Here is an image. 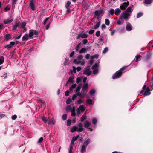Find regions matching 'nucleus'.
<instances>
[{
  "instance_id": "obj_1",
  "label": "nucleus",
  "mask_w": 153,
  "mask_h": 153,
  "mask_svg": "<svg viewBox=\"0 0 153 153\" xmlns=\"http://www.w3.org/2000/svg\"><path fill=\"white\" fill-rule=\"evenodd\" d=\"M67 111H70L71 113V115L75 116L76 115L75 110V107L73 105H67L66 108Z\"/></svg>"
},
{
  "instance_id": "obj_2",
  "label": "nucleus",
  "mask_w": 153,
  "mask_h": 153,
  "mask_svg": "<svg viewBox=\"0 0 153 153\" xmlns=\"http://www.w3.org/2000/svg\"><path fill=\"white\" fill-rule=\"evenodd\" d=\"M83 58L82 55H79L78 56L77 59H75L74 60V62L76 64H80L82 65H83L85 63V61L84 60L82 59Z\"/></svg>"
},
{
  "instance_id": "obj_3",
  "label": "nucleus",
  "mask_w": 153,
  "mask_h": 153,
  "mask_svg": "<svg viewBox=\"0 0 153 153\" xmlns=\"http://www.w3.org/2000/svg\"><path fill=\"white\" fill-rule=\"evenodd\" d=\"M126 68V67H123L120 70L117 71L113 76V79H115L120 77L122 75V71L125 69Z\"/></svg>"
},
{
  "instance_id": "obj_4",
  "label": "nucleus",
  "mask_w": 153,
  "mask_h": 153,
  "mask_svg": "<svg viewBox=\"0 0 153 153\" xmlns=\"http://www.w3.org/2000/svg\"><path fill=\"white\" fill-rule=\"evenodd\" d=\"M130 15L129 13L125 11L123 12L120 16V18L121 19H124L125 20H128L129 16Z\"/></svg>"
},
{
  "instance_id": "obj_5",
  "label": "nucleus",
  "mask_w": 153,
  "mask_h": 153,
  "mask_svg": "<svg viewBox=\"0 0 153 153\" xmlns=\"http://www.w3.org/2000/svg\"><path fill=\"white\" fill-rule=\"evenodd\" d=\"M95 14L98 16L97 17V19L98 20H100V19L99 17V16H102L104 13L103 12V10H97L95 11Z\"/></svg>"
},
{
  "instance_id": "obj_6",
  "label": "nucleus",
  "mask_w": 153,
  "mask_h": 153,
  "mask_svg": "<svg viewBox=\"0 0 153 153\" xmlns=\"http://www.w3.org/2000/svg\"><path fill=\"white\" fill-rule=\"evenodd\" d=\"M98 64L97 63H95L92 67L93 70V74H97L98 73Z\"/></svg>"
},
{
  "instance_id": "obj_7",
  "label": "nucleus",
  "mask_w": 153,
  "mask_h": 153,
  "mask_svg": "<svg viewBox=\"0 0 153 153\" xmlns=\"http://www.w3.org/2000/svg\"><path fill=\"white\" fill-rule=\"evenodd\" d=\"M88 88V85L87 83L83 85L82 89V93L85 94V96L87 93Z\"/></svg>"
},
{
  "instance_id": "obj_8",
  "label": "nucleus",
  "mask_w": 153,
  "mask_h": 153,
  "mask_svg": "<svg viewBox=\"0 0 153 153\" xmlns=\"http://www.w3.org/2000/svg\"><path fill=\"white\" fill-rule=\"evenodd\" d=\"M90 68V66L87 67L84 69L83 74H86L88 76L90 75L91 74Z\"/></svg>"
},
{
  "instance_id": "obj_9",
  "label": "nucleus",
  "mask_w": 153,
  "mask_h": 153,
  "mask_svg": "<svg viewBox=\"0 0 153 153\" xmlns=\"http://www.w3.org/2000/svg\"><path fill=\"white\" fill-rule=\"evenodd\" d=\"M129 2L128 1L124 2L120 5V8L122 10H124L129 5Z\"/></svg>"
},
{
  "instance_id": "obj_10",
  "label": "nucleus",
  "mask_w": 153,
  "mask_h": 153,
  "mask_svg": "<svg viewBox=\"0 0 153 153\" xmlns=\"http://www.w3.org/2000/svg\"><path fill=\"white\" fill-rule=\"evenodd\" d=\"M85 107L83 105H80L79 108H78L77 111L79 114L85 111Z\"/></svg>"
},
{
  "instance_id": "obj_11",
  "label": "nucleus",
  "mask_w": 153,
  "mask_h": 153,
  "mask_svg": "<svg viewBox=\"0 0 153 153\" xmlns=\"http://www.w3.org/2000/svg\"><path fill=\"white\" fill-rule=\"evenodd\" d=\"M15 44V42L13 41L11 42L10 43L6 45L5 48H12Z\"/></svg>"
},
{
  "instance_id": "obj_12",
  "label": "nucleus",
  "mask_w": 153,
  "mask_h": 153,
  "mask_svg": "<svg viewBox=\"0 0 153 153\" xmlns=\"http://www.w3.org/2000/svg\"><path fill=\"white\" fill-rule=\"evenodd\" d=\"M132 29V28L131 25L130 23L127 24L126 27V30L127 31H130Z\"/></svg>"
},
{
  "instance_id": "obj_13",
  "label": "nucleus",
  "mask_w": 153,
  "mask_h": 153,
  "mask_svg": "<svg viewBox=\"0 0 153 153\" xmlns=\"http://www.w3.org/2000/svg\"><path fill=\"white\" fill-rule=\"evenodd\" d=\"M87 48H82L79 51V53L80 54L85 53L87 52Z\"/></svg>"
},
{
  "instance_id": "obj_14",
  "label": "nucleus",
  "mask_w": 153,
  "mask_h": 153,
  "mask_svg": "<svg viewBox=\"0 0 153 153\" xmlns=\"http://www.w3.org/2000/svg\"><path fill=\"white\" fill-rule=\"evenodd\" d=\"M13 21V19H4L3 21V22L4 24L10 23Z\"/></svg>"
},
{
  "instance_id": "obj_15",
  "label": "nucleus",
  "mask_w": 153,
  "mask_h": 153,
  "mask_svg": "<svg viewBox=\"0 0 153 153\" xmlns=\"http://www.w3.org/2000/svg\"><path fill=\"white\" fill-rule=\"evenodd\" d=\"M76 93L77 96H80L81 97H84L85 96V94L82 93V91H81V93H80V92L79 91Z\"/></svg>"
},
{
  "instance_id": "obj_16",
  "label": "nucleus",
  "mask_w": 153,
  "mask_h": 153,
  "mask_svg": "<svg viewBox=\"0 0 153 153\" xmlns=\"http://www.w3.org/2000/svg\"><path fill=\"white\" fill-rule=\"evenodd\" d=\"M29 36L27 34L25 35L22 37V41L27 40L29 39Z\"/></svg>"
},
{
  "instance_id": "obj_17",
  "label": "nucleus",
  "mask_w": 153,
  "mask_h": 153,
  "mask_svg": "<svg viewBox=\"0 0 153 153\" xmlns=\"http://www.w3.org/2000/svg\"><path fill=\"white\" fill-rule=\"evenodd\" d=\"M42 120L45 123H47L48 122L49 118H46L44 116H43L42 117Z\"/></svg>"
},
{
  "instance_id": "obj_18",
  "label": "nucleus",
  "mask_w": 153,
  "mask_h": 153,
  "mask_svg": "<svg viewBox=\"0 0 153 153\" xmlns=\"http://www.w3.org/2000/svg\"><path fill=\"white\" fill-rule=\"evenodd\" d=\"M132 11V7L129 6V7L126 9L125 12H126L129 13H131Z\"/></svg>"
},
{
  "instance_id": "obj_19",
  "label": "nucleus",
  "mask_w": 153,
  "mask_h": 153,
  "mask_svg": "<svg viewBox=\"0 0 153 153\" xmlns=\"http://www.w3.org/2000/svg\"><path fill=\"white\" fill-rule=\"evenodd\" d=\"M121 12V10L119 8H117L115 10L114 13L117 15L118 16L119 15Z\"/></svg>"
},
{
  "instance_id": "obj_20",
  "label": "nucleus",
  "mask_w": 153,
  "mask_h": 153,
  "mask_svg": "<svg viewBox=\"0 0 153 153\" xmlns=\"http://www.w3.org/2000/svg\"><path fill=\"white\" fill-rule=\"evenodd\" d=\"M81 43L80 42L76 46L75 48V50L76 52L79 51L80 49V46L81 45Z\"/></svg>"
},
{
  "instance_id": "obj_21",
  "label": "nucleus",
  "mask_w": 153,
  "mask_h": 153,
  "mask_svg": "<svg viewBox=\"0 0 153 153\" xmlns=\"http://www.w3.org/2000/svg\"><path fill=\"white\" fill-rule=\"evenodd\" d=\"M87 146L84 145V144L82 145L81 147V152L82 153L85 151V150L87 147Z\"/></svg>"
},
{
  "instance_id": "obj_22",
  "label": "nucleus",
  "mask_w": 153,
  "mask_h": 153,
  "mask_svg": "<svg viewBox=\"0 0 153 153\" xmlns=\"http://www.w3.org/2000/svg\"><path fill=\"white\" fill-rule=\"evenodd\" d=\"M84 126L85 128H88L90 125V123L88 121H85L84 123Z\"/></svg>"
},
{
  "instance_id": "obj_23",
  "label": "nucleus",
  "mask_w": 153,
  "mask_h": 153,
  "mask_svg": "<svg viewBox=\"0 0 153 153\" xmlns=\"http://www.w3.org/2000/svg\"><path fill=\"white\" fill-rule=\"evenodd\" d=\"M30 7L31 8L32 10H35V7L34 5V4L33 3V1H31L30 2Z\"/></svg>"
},
{
  "instance_id": "obj_24",
  "label": "nucleus",
  "mask_w": 153,
  "mask_h": 153,
  "mask_svg": "<svg viewBox=\"0 0 153 153\" xmlns=\"http://www.w3.org/2000/svg\"><path fill=\"white\" fill-rule=\"evenodd\" d=\"M76 86V84H74L73 85L71 86L69 89V90L70 92L72 93L73 91V89L75 88Z\"/></svg>"
},
{
  "instance_id": "obj_25",
  "label": "nucleus",
  "mask_w": 153,
  "mask_h": 153,
  "mask_svg": "<svg viewBox=\"0 0 153 153\" xmlns=\"http://www.w3.org/2000/svg\"><path fill=\"white\" fill-rule=\"evenodd\" d=\"M100 24V21L98 22H97L94 26V28L95 29H98Z\"/></svg>"
},
{
  "instance_id": "obj_26",
  "label": "nucleus",
  "mask_w": 153,
  "mask_h": 153,
  "mask_svg": "<svg viewBox=\"0 0 153 153\" xmlns=\"http://www.w3.org/2000/svg\"><path fill=\"white\" fill-rule=\"evenodd\" d=\"M152 2V0H144L143 3L147 4H150Z\"/></svg>"
},
{
  "instance_id": "obj_27",
  "label": "nucleus",
  "mask_w": 153,
  "mask_h": 153,
  "mask_svg": "<svg viewBox=\"0 0 153 153\" xmlns=\"http://www.w3.org/2000/svg\"><path fill=\"white\" fill-rule=\"evenodd\" d=\"M34 35L33 30H30L29 31V37L30 38H32V36Z\"/></svg>"
},
{
  "instance_id": "obj_28",
  "label": "nucleus",
  "mask_w": 153,
  "mask_h": 153,
  "mask_svg": "<svg viewBox=\"0 0 153 153\" xmlns=\"http://www.w3.org/2000/svg\"><path fill=\"white\" fill-rule=\"evenodd\" d=\"M150 92L149 91V90L147 89V90L145 91L143 95L144 96H146L150 95Z\"/></svg>"
},
{
  "instance_id": "obj_29",
  "label": "nucleus",
  "mask_w": 153,
  "mask_h": 153,
  "mask_svg": "<svg viewBox=\"0 0 153 153\" xmlns=\"http://www.w3.org/2000/svg\"><path fill=\"white\" fill-rule=\"evenodd\" d=\"M26 23L25 22H23L21 24V28L22 29H24L25 31V27L26 25Z\"/></svg>"
},
{
  "instance_id": "obj_30",
  "label": "nucleus",
  "mask_w": 153,
  "mask_h": 153,
  "mask_svg": "<svg viewBox=\"0 0 153 153\" xmlns=\"http://www.w3.org/2000/svg\"><path fill=\"white\" fill-rule=\"evenodd\" d=\"M11 35L10 34H6L5 36V40L6 41L8 40L11 38Z\"/></svg>"
},
{
  "instance_id": "obj_31",
  "label": "nucleus",
  "mask_w": 153,
  "mask_h": 153,
  "mask_svg": "<svg viewBox=\"0 0 153 153\" xmlns=\"http://www.w3.org/2000/svg\"><path fill=\"white\" fill-rule=\"evenodd\" d=\"M19 26V24L17 23H16L15 25L13 26V30H15L16 28L18 27Z\"/></svg>"
},
{
  "instance_id": "obj_32",
  "label": "nucleus",
  "mask_w": 153,
  "mask_h": 153,
  "mask_svg": "<svg viewBox=\"0 0 153 153\" xmlns=\"http://www.w3.org/2000/svg\"><path fill=\"white\" fill-rule=\"evenodd\" d=\"M48 124L51 125H54L55 123V121L53 120H50L49 119L48 122Z\"/></svg>"
},
{
  "instance_id": "obj_33",
  "label": "nucleus",
  "mask_w": 153,
  "mask_h": 153,
  "mask_svg": "<svg viewBox=\"0 0 153 153\" xmlns=\"http://www.w3.org/2000/svg\"><path fill=\"white\" fill-rule=\"evenodd\" d=\"M109 15H113L114 13V10L113 9H111L109 10Z\"/></svg>"
},
{
  "instance_id": "obj_34",
  "label": "nucleus",
  "mask_w": 153,
  "mask_h": 153,
  "mask_svg": "<svg viewBox=\"0 0 153 153\" xmlns=\"http://www.w3.org/2000/svg\"><path fill=\"white\" fill-rule=\"evenodd\" d=\"M95 91L94 89H93L91 91H90L89 92V94L91 95H94L95 93Z\"/></svg>"
},
{
  "instance_id": "obj_35",
  "label": "nucleus",
  "mask_w": 153,
  "mask_h": 153,
  "mask_svg": "<svg viewBox=\"0 0 153 153\" xmlns=\"http://www.w3.org/2000/svg\"><path fill=\"white\" fill-rule=\"evenodd\" d=\"M90 140L89 139H88L83 144L87 146L90 143Z\"/></svg>"
},
{
  "instance_id": "obj_36",
  "label": "nucleus",
  "mask_w": 153,
  "mask_h": 153,
  "mask_svg": "<svg viewBox=\"0 0 153 153\" xmlns=\"http://www.w3.org/2000/svg\"><path fill=\"white\" fill-rule=\"evenodd\" d=\"M77 127L74 126L73 128L71 129V132H74L76 131H77Z\"/></svg>"
},
{
  "instance_id": "obj_37",
  "label": "nucleus",
  "mask_w": 153,
  "mask_h": 153,
  "mask_svg": "<svg viewBox=\"0 0 153 153\" xmlns=\"http://www.w3.org/2000/svg\"><path fill=\"white\" fill-rule=\"evenodd\" d=\"M92 123L93 125H95L97 123V119L95 118H94L92 119Z\"/></svg>"
},
{
  "instance_id": "obj_38",
  "label": "nucleus",
  "mask_w": 153,
  "mask_h": 153,
  "mask_svg": "<svg viewBox=\"0 0 153 153\" xmlns=\"http://www.w3.org/2000/svg\"><path fill=\"white\" fill-rule=\"evenodd\" d=\"M92 100L90 99H87L86 101L88 105H91L92 103Z\"/></svg>"
},
{
  "instance_id": "obj_39",
  "label": "nucleus",
  "mask_w": 153,
  "mask_h": 153,
  "mask_svg": "<svg viewBox=\"0 0 153 153\" xmlns=\"http://www.w3.org/2000/svg\"><path fill=\"white\" fill-rule=\"evenodd\" d=\"M4 61V58L1 56L0 57V65L2 64Z\"/></svg>"
},
{
  "instance_id": "obj_40",
  "label": "nucleus",
  "mask_w": 153,
  "mask_h": 153,
  "mask_svg": "<svg viewBox=\"0 0 153 153\" xmlns=\"http://www.w3.org/2000/svg\"><path fill=\"white\" fill-rule=\"evenodd\" d=\"M74 79V77H69V79H68L67 83L71 82L72 83V81Z\"/></svg>"
},
{
  "instance_id": "obj_41",
  "label": "nucleus",
  "mask_w": 153,
  "mask_h": 153,
  "mask_svg": "<svg viewBox=\"0 0 153 153\" xmlns=\"http://www.w3.org/2000/svg\"><path fill=\"white\" fill-rule=\"evenodd\" d=\"M105 23L107 25H109L110 24V21L108 19H106L105 21Z\"/></svg>"
},
{
  "instance_id": "obj_42",
  "label": "nucleus",
  "mask_w": 153,
  "mask_h": 153,
  "mask_svg": "<svg viewBox=\"0 0 153 153\" xmlns=\"http://www.w3.org/2000/svg\"><path fill=\"white\" fill-rule=\"evenodd\" d=\"M81 38H86L88 37L87 34L85 33H83L82 34H81Z\"/></svg>"
},
{
  "instance_id": "obj_43",
  "label": "nucleus",
  "mask_w": 153,
  "mask_h": 153,
  "mask_svg": "<svg viewBox=\"0 0 153 153\" xmlns=\"http://www.w3.org/2000/svg\"><path fill=\"white\" fill-rule=\"evenodd\" d=\"M143 15V13H142L139 12L138 13L137 16V17L138 18H139L141 17Z\"/></svg>"
},
{
  "instance_id": "obj_44",
  "label": "nucleus",
  "mask_w": 153,
  "mask_h": 153,
  "mask_svg": "<svg viewBox=\"0 0 153 153\" xmlns=\"http://www.w3.org/2000/svg\"><path fill=\"white\" fill-rule=\"evenodd\" d=\"M82 80V78L80 77H78L76 79V82L78 84L79 83L80 81H81Z\"/></svg>"
},
{
  "instance_id": "obj_45",
  "label": "nucleus",
  "mask_w": 153,
  "mask_h": 153,
  "mask_svg": "<svg viewBox=\"0 0 153 153\" xmlns=\"http://www.w3.org/2000/svg\"><path fill=\"white\" fill-rule=\"evenodd\" d=\"M99 55L98 54H95L91 56V59H92L94 58H97L98 57Z\"/></svg>"
},
{
  "instance_id": "obj_46",
  "label": "nucleus",
  "mask_w": 153,
  "mask_h": 153,
  "mask_svg": "<svg viewBox=\"0 0 153 153\" xmlns=\"http://www.w3.org/2000/svg\"><path fill=\"white\" fill-rule=\"evenodd\" d=\"M71 4V2L69 1H68L65 5V7L67 9H68Z\"/></svg>"
},
{
  "instance_id": "obj_47",
  "label": "nucleus",
  "mask_w": 153,
  "mask_h": 153,
  "mask_svg": "<svg viewBox=\"0 0 153 153\" xmlns=\"http://www.w3.org/2000/svg\"><path fill=\"white\" fill-rule=\"evenodd\" d=\"M79 135H78L77 136H76V137H74L72 138V139L75 141L77 140V139L79 138Z\"/></svg>"
},
{
  "instance_id": "obj_48",
  "label": "nucleus",
  "mask_w": 153,
  "mask_h": 153,
  "mask_svg": "<svg viewBox=\"0 0 153 153\" xmlns=\"http://www.w3.org/2000/svg\"><path fill=\"white\" fill-rule=\"evenodd\" d=\"M71 123V120L70 119H68L67 121V125L68 126H70Z\"/></svg>"
},
{
  "instance_id": "obj_49",
  "label": "nucleus",
  "mask_w": 153,
  "mask_h": 153,
  "mask_svg": "<svg viewBox=\"0 0 153 153\" xmlns=\"http://www.w3.org/2000/svg\"><path fill=\"white\" fill-rule=\"evenodd\" d=\"M106 26L104 24H103L101 25V28L103 30H104L106 28Z\"/></svg>"
},
{
  "instance_id": "obj_50",
  "label": "nucleus",
  "mask_w": 153,
  "mask_h": 153,
  "mask_svg": "<svg viewBox=\"0 0 153 153\" xmlns=\"http://www.w3.org/2000/svg\"><path fill=\"white\" fill-rule=\"evenodd\" d=\"M71 100L70 98L66 100V102L67 104H69L71 102Z\"/></svg>"
},
{
  "instance_id": "obj_51",
  "label": "nucleus",
  "mask_w": 153,
  "mask_h": 153,
  "mask_svg": "<svg viewBox=\"0 0 153 153\" xmlns=\"http://www.w3.org/2000/svg\"><path fill=\"white\" fill-rule=\"evenodd\" d=\"M95 34H96V36L97 37H99L100 34V32L99 31H97L96 33Z\"/></svg>"
},
{
  "instance_id": "obj_52",
  "label": "nucleus",
  "mask_w": 153,
  "mask_h": 153,
  "mask_svg": "<svg viewBox=\"0 0 153 153\" xmlns=\"http://www.w3.org/2000/svg\"><path fill=\"white\" fill-rule=\"evenodd\" d=\"M77 131L81 132L83 131V128H80V127H79V128H77Z\"/></svg>"
},
{
  "instance_id": "obj_53",
  "label": "nucleus",
  "mask_w": 153,
  "mask_h": 153,
  "mask_svg": "<svg viewBox=\"0 0 153 153\" xmlns=\"http://www.w3.org/2000/svg\"><path fill=\"white\" fill-rule=\"evenodd\" d=\"M108 48L107 47H106L105 48L103 51V53L104 54L105 53L108 51Z\"/></svg>"
},
{
  "instance_id": "obj_54",
  "label": "nucleus",
  "mask_w": 153,
  "mask_h": 153,
  "mask_svg": "<svg viewBox=\"0 0 153 153\" xmlns=\"http://www.w3.org/2000/svg\"><path fill=\"white\" fill-rule=\"evenodd\" d=\"M83 102V100L81 99H79L77 101V103L78 104H80Z\"/></svg>"
},
{
  "instance_id": "obj_55",
  "label": "nucleus",
  "mask_w": 153,
  "mask_h": 153,
  "mask_svg": "<svg viewBox=\"0 0 153 153\" xmlns=\"http://www.w3.org/2000/svg\"><path fill=\"white\" fill-rule=\"evenodd\" d=\"M82 42L83 44L84 45H85L87 43L88 40L86 39H84L83 40Z\"/></svg>"
},
{
  "instance_id": "obj_56",
  "label": "nucleus",
  "mask_w": 153,
  "mask_h": 153,
  "mask_svg": "<svg viewBox=\"0 0 153 153\" xmlns=\"http://www.w3.org/2000/svg\"><path fill=\"white\" fill-rule=\"evenodd\" d=\"M68 64V60L66 58L64 62V65H66Z\"/></svg>"
},
{
  "instance_id": "obj_57",
  "label": "nucleus",
  "mask_w": 153,
  "mask_h": 153,
  "mask_svg": "<svg viewBox=\"0 0 153 153\" xmlns=\"http://www.w3.org/2000/svg\"><path fill=\"white\" fill-rule=\"evenodd\" d=\"M67 116L66 114H63L62 116V119L64 120H65L67 118Z\"/></svg>"
},
{
  "instance_id": "obj_58",
  "label": "nucleus",
  "mask_w": 153,
  "mask_h": 153,
  "mask_svg": "<svg viewBox=\"0 0 153 153\" xmlns=\"http://www.w3.org/2000/svg\"><path fill=\"white\" fill-rule=\"evenodd\" d=\"M33 32L34 34L35 35H37L39 34V33L38 31H37L35 30H33Z\"/></svg>"
},
{
  "instance_id": "obj_59",
  "label": "nucleus",
  "mask_w": 153,
  "mask_h": 153,
  "mask_svg": "<svg viewBox=\"0 0 153 153\" xmlns=\"http://www.w3.org/2000/svg\"><path fill=\"white\" fill-rule=\"evenodd\" d=\"M73 150V147L71 146H70L69 150V153H72V151Z\"/></svg>"
},
{
  "instance_id": "obj_60",
  "label": "nucleus",
  "mask_w": 153,
  "mask_h": 153,
  "mask_svg": "<svg viewBox=\"0 0 153 153\" xmlns=\"http://www.w3.org/2000/svg\"><path fill=\"white\" fill-rule=\"evenodd\" d=\"M49 19V17L46 18L44 22H43V24L44 25H45L46 23L47 22L48 20Z\"/></svg>"
},
{
  "instance_id": "obj_61",
  "label": "nucleus",
  "mask_w": 153,
  "mask_h": 153,
  "mask_svg": "<svg viewBox=\"0 0 153 153\" xmlns=\"http://www.w3.org/2000/svg\"><path fill=\"white\" fill-rule=\"evenodd\" d=\"M94 32V30H91L89 31L88 33L90 34H92Z\"/></svg>"
},
{
  "instance_id": "obj_62",
  "label": "nucleus",
  "mask_w": 153,
  "mask_h": 153,
  "mask_svg": "<svg viewBox=\"0 0 153 153\" xmlns=\"http://www.w3.org/2000/svg\"><path fill=\"white\" fill-rule=\"evenodd\" d=\"M17 116L16 115H13L12 116V119L13 120H15L17 118Z\"/></svg>"
},
{
  "instance_id": "obj_63",
  "label": "nucleus",
  "mask_w": 153,
  "mask_h": 153,
  "mask_svg": "<svg viewBox=\"0 0 153 153\" xmlns=\"http://www.w3.org/2000/svg\"><path fill=\"white\" fill-rule=\"evenodd\" d=\"M140 57L141 56L140 55H138L136 56V62H137L138 61V59H139Z\"/></svg>"
},
{
  "instance_id": "obj_64",
  "label": "nucleus",
  "mask_w": 153,
  "mask_h": 153,
  "mask_svg": "<svg viewBox=\"0 0 153 153\" xmlns=\"http://www.w3.org/2000/svg\"><path fill=\"white\" fill-rule=\"evenodd\" d=\"M43 140V138L42 137H40L38 140V143H41Z\"/></svg>"
}]
</instances>
